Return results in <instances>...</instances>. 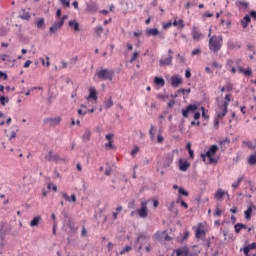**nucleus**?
Returning a JSON list of instances; mask_svg holds the SVG:
<instances>
[{"instance_id":"obj_1","label":"nucleus","mask_w":256,"mask_h":256,"mask_svg":"<svg viewBox=\"0 0 256 256\" xmlns=\"http://www.w3.org/2000/svg\"><path fill=\"white\" fill-rule=\"evenodd\" d=\"M209 51L212 53H219L221 47H223V36L222 35H213L209 38L208 42Z\"/></svg>"},{"instance_id":"obj_2","label":"nucleus","mask_w":256,"mask_h":256,"mask_svg":"<svg viewBox=\"0 0 256 256\" xmlns=\"http://www.w3.org/2000/svg\"><path fill=\"white\" fill-rule=\"evenodd\" d=\"M96 75L101 81H113L115 71L109 70L107 68H102L96 73Z\"/></svg>"},{"instance_id":"obj_3","label":"nucleus","mask_w":256,"mask_h":256,"mask_svg":"<svg viewBox=\"0 0 256 256\" xmlns=\"http://www.w3.org/2000/svg\"><path fill=\"white\" fill-rule=\"evenodd\" d=\"M219 151V146L212 145L205 154H201L202 160L205 161V158L208 157L210 163H217V158H215L216 153Z\"/></svg>"},{"instance_id":"obj_4","label":"nucleus","mask_w":256,"mask_h":256,"mask_svg":"<svg viewBox=\"0 0 256 256\" xmlns=\"http://www.w3.org/2000/svg\"><path fill=\"white\" fill-rule=\"evenodd\" d=\"M150 240L151 236H149L148 234H139L135 242L136 247L139 244V246L137 247L138 251H141V249H143L145 245H149Z\"/></svg>"},{"instance_id":"obj_5","label":"nucleus","mask_w":256,"mask_h":256,"mask_svg":"<svg viewBox=\"0 0 256 256\" xmlns=\"http://www.w3.org/2000/svg\"><path fill=\"white\" fill-rule=\"evenodd\" d=\"M239 65H241V59H228L226 61V69L233 75L237 73V68L239 69Z\"/></svg>"},{"instance_id":"obj_6","label":"nucleus","mask_w":256,"mask_h":256,"mask_svg":"<svg viewBox=\"0 0 256 256\" xmlns=\"http://www.w3.org/2000/svg\"><path fill=\"white\" fill-rule=\"evenodd\" d=\"M228 107H229L228 102H221V103L218 104V107L216 109L217 119H223V117H225V115H227V113L229 111Z\"/></svg>"},{"instance_id":"obj_7","label":"nucleus","mask_w":256,"mask_h":256,"mask_svg":"<svg viewBox=\"0 0 256 256\" xmlns=\"http://www.w3.org/2000/svg\"><path fill=\"white\" fill-rule=\"evenodd\" d=\"M195 254L191 253V250L187 246L177 248L173 251L172 256H193Z\"/></svg>"},{"instance_id":"obj_8","label":"nucleus","mask_w":256,"mask_h":256,"mask_svg":"<svg viewBox=\"0 0 256 256\" xmlns=\"http://www.w3.org/2000/svg\"><path fill=\"white\" fill-rule=\"evenodd\" d=\"M136 213L140 219H146V217L149 215V210H147V201L141 202V208L138 209Z\"/></svg>"},{"instance_id":"obj_9","label":"nucleus","mask_w":256,"mask_h":256,"mask_svg":"<svg viewBox=\"0 0 256 256\" xmlns=\"http://www.w3.org/2000/svg\"><path fill=\"white\" fill-rule=\"evenodd\" d=\"M191 36L193 41H201V39H203V33H201V30H199L197 26H192Z\"/></svg>"},{"instance_id":"obj_10","label":"nucleus","mask_w":256,"mask_h":256,"mask_svg":"<svg viewBox=\"0 0 256 256\" xmlns=\"http://www.w3.org/2000/svg\"><path fill=\"white\" fill-rule=\"evenodd\" d=\"M199 109L196 104H190L186 107V109L182 110V116L187 119L189 117V113H195Z\"/></svg>"},{"instance_id":"obj_11","label":"nucleus","mask_w":256,"mask_h":256,"mask_svg":"<svg viewBox=\"0 0 256 256\" xmlns=\"http://www.w3.org/2000/svg\"><path fill=\"white\" fill-rule=\"evenodd\" d=\"M253 211H256V205L251 203L248 205V208L244 211L246 221H251L253 217Z\"/></svg>"},{"instance_id":"obj_12","label":"nucleus","mask_w":256,"mask_h":256,"mask_svg":"<svg viewBox=\"0 0 256 256\" xmlns=\"http://www.w3.org/2000/svg\"><path fill=\"white\" fill-rule=\"evenodd\" d=\"M178 167H179L180 171H187V169H189V167H191V163H189V161H187V159L180 158L178 161Z\"/></svg>"},{"instance_id":"obj_13","label":"nucleus","mask_w":256,"mask_h":256,"mask_svg":"<svg viewBox=\"0 0 256 256\" xmlns=\"http://www.w3.org/2000/svg\"><path fill=\"white\" fill-rule=\"evenodd\" d=\"M146 35L147 37H162V34L159 32V29L157 28H147L146 29Z\"/></svg>"},{"instance_id":"obj_14","label":"nucleus","mask_w":256,"mask_h":256,"mask_svg":"<svg viewBox=\"0 0 256 256\" xmlns=\"http://www.w3.org/2000/svg\"><path fill=\"white\" fill-rule=\"evenodd\" d=\"M171 63H173V56H168L166 58H161L159 60V65L160 67H169V65H171Z\"/></svg>"},{"instance_id":"obj_15","label":"nucleus","mask_w":256,"mask_h":256,"mask_svg":"<svg viewBox=\"0 0 256 256\" xmlns=\"http://www.w3.org/2000/svg\"><path fill=\"white\" fill-rule=\"evenodd\" d=\"M98 9H99V5H97V3L95 2L86 3V11H88V13H97Z\"/></svg>"},{"instance_id":"obj_16","label":"nucleus","mask_w":256,"mask_h":256,"mask_svg":"<svg viewBox=\"0 0 256 256\" xmlns=\"http://www.w3.org/2000/svg\"><path fill=\"white\" fill-rule=\"evenodd\" d=\"M107 139V143L104 145L105 149H115V146L113 145V137H115V135L113 134H107L106 136Z\"/></svg>"},{"instance_id":"obj_17","label":"nucleus","mask_w":256,"mask_h":256,"mask_svg":"<svg viewBox=\"0 0 256 256\" xmlns=\"http://www.w3.org/2000/svg\"><path fill=\"white\" fill-rule=\"evenodd\" d=\"M225 195H227L229 197V192L223 190V189H218L214 195V198L217 201H221L223 199V197H225Z\"/></svg>"},{"instance_id":"obj_18","label":"nucleus","mask_w":256,"mask_h":256,"mask_svg":"<svg viewBox=\"0 0 256 256\" xmlns=\"http://www.w3.org/2000/svg\"><path fill=\"white\" fill-rule=\"evenodd\" d=\"M44 123H49V125H59L61 123V117L60 116H57V117H54V118H46L44 120Z\"/></svg>"},{"instance_id":"obj_19","label":"nucleus","mask_w":256,"mask_h":256,"mask_svg":"<svg viewBox=\"0 0 256 256\" xmlns=\"http://www.w3.org/2000/svg\"><path fill=\"white\" fill-rule=\"evenodd\" d=\"M63 27V21H56L54 24L50 27L49 31L50 33H56V31H59Z\"/></svg>"},{"instance_id":"obj_20","label":"nucleus","mask_w":256,"mask_h":256,"mask_svg":"<svg viewBox=\"0 0 256 256\" xmlns=\"http://www.w3.org/2000/svg\"><path fill=\"white\" fill-rule=\"evenodd\" d=\"M203 227V223L198 224V228L195 230L196 239H201L203 235H205V230L201 229Z\"/></svg>"},{"instance_id":"obj_21","label":"nucleus","mask_w":256,"mask_h":256,"mask_svg":"<svg viewBox=\"0 0 256 256\" xmlns=\"http://www.w3.org/2000/svg\"><path fill=\"white\" fill-rule=\"evenodd\" d=\"M181 83H183V79H181V77H179V76H172L171 77L172 87H179V85H181Z\"/></svg>"},{"instance_id":"obj_22","label":"nucleus","mask_w":256,"mask_h":256,"mask_svg":"<svg viewBox=\"0 0 256 256\" xmlns=\"http://www.w3.org/2000/svg\"><path fill=\"white\" fill-rule=\"evenodd\" d=\"M236 6L238 7V9L244 10V11L246 9H249V3L243 0L236 1Z\"/></svg>"},{"instance_id":"obj_23","label":"nucleus","mask_w":256,"mask_h":256,"mask_svg":"<svg viewBox=\"0 0 256 256\" xmlns=\"http://www.w3.org/2000/svg\"><path fill=\"white\" fill-rule=\"evenodd\" d=\"M62 197L69 203H77V196H75V194H72L71 197H69L66 192H63Z\"/></svg>"},{"instance_id":"obj_24","label":"nucleus","mask_w":256,"mask_h":256,"mask_svg":"<svg viewBox=\"0 0 256 256\" xmlns=\"http://www.w3.org/2000/svg\"><path fill=\"white\" fill-rule=\"evenodd\" d=\"M252 249H256L255 242H252L251 244H248L244 248H241L240 251H243L244 255H247V253H249V251H251Z\"/></svg>"},{"instance_id":"obj_25","label":"nucleus","mask_w":256,"mask_h":256,"mask_svg":"<svg viewBox=\"0 0 256 256\" xmlns=\"http://www.w3.org/2000/svg\"><path fill=\"white\" fill-rule=\"evenodd\" d=\"M41 221H43V218L40 215L35 216L30 222V227H37Z\"/></svg>"},{"instance_id":"obj_26","label":"nucleus","mask_w":256,"mask_h":256,"mask_svg":"<svg viewBox=\"0 0 256 256\" xmlns=\"http://www.w3.org/2000/svg\"><path fill=\"white\" fill-rule=\"evenodd\" d=\"M249 23H251V16H244L243 19L241 20V25L243 29H247V27H249Z\"/></svg>"},{"instance_id":"obj_27","label":"nucleus","mask_w":256,"mask_h":256,"mask_svg":"<svg viewBox=\"0 0 256 256\" xmlns=\"http://www.w3.org/2000/svg\"><path fill=\"white\" fill-rule=\"evenodd\" d=\"M64 225H66V227H69L71 231H75V224H73L70 217L66 216Z\"/></svg>"},{"instance_id":"obj_28","label":"nucleus","mask_w":256,"mask_h":256,"mask_svg":"<svg viewBox=\"0 0 256 256\" xmlns=\"http://www.w3.org/2000/svg\"><path fill=\"white\" fill-rule=\"evenodd\" d=\"M87 99H93L94 101H97V90L95 88H90L89 89V95Z\"/></svg>"},{"instance_id":"obj_29","label":"nucleus","mask_w":256,"mask_h":256,"mask_svg":"<svg viewBox=\"0 0 256 256\" xmlns=\"http://www.w3.org/2000/svg\"><path fill=\"white\" fill-rule=\"evenodd\" d=\"M227 45L228 49H241V44H239L238 42H234L232 40H229Z\"/></svg>"},{"instance_id":"obj_30","label":"nucleus","mask_w":256,"mask_h":256,"mask_svg":"<svg viewBox=\"0 0 256 256\" xmlns=\"http://www.w3.org/2000/svg\"><path fill=\"white\" fill-rule=\"evenodd\" d=\"M238 72L243 73L246 77H251L252 71L251 68H247L246 70L243 67H238Z\"/></svg>"},{"instance_id":"obj_31","label":"nucleus","mask_w":256,"mask_h":256,"mask_svg":"<svg viewBox=\"0 0 256 256\" xmlns=\"http://www.w3.org/2000/svg\"><path fill=\"white\" fill-rule=\"evenodd\" d=\"M69 26H70L71 29H73L74 31H81V28L79 27V24L77 23L76 20H70V21H69Z\"/></svg>"},{"instance_id":"obj_32","label":"nucleus","mask_w":256,"mask_h":256,"mask_svg":"<svg viewBox=\"0 0 256 256\" xmlns=\"http://www.w3.org/2000/svg\"><path fill=\"white\" fill-rule=\"evenodd\" d=\"M243 179H245L244 176H240L238 177L237 181L232 183V189H239V185H241V183L243 182Z\"/></svg>"},{"instance_id":"obj_33","label":"nucleus","mask_w":256,"mask_h":256,"mask_svg":"<svg viewBox=\"0 0 256 256\" xmlns=\"http://www.w3.org/2000/svg\"><path fill=\"white\" fill-rule=\"evenodd\" d=\"M154 83L158 85V87H165V79L161 77H155L154 78Z\"/></svg>"},{"instance_id":"obj_34","label":"nucleus","mask_w":256,"mask_h":256,"mask_svg":"<svg viewBox=\"0 0 256 256\" xmlns=\"http://www.w3.org/2000/svg\"><path fill=\"white\" fill-rule=\"evenodd\" d=\"M172 25L174 27H179L180 29H184L185 28V23L183 21V19H179V20H174V22L172 23Z\"/></svg>"},{"instance_id":"obj_35","label":"nucleus","mask_w":256,"mask_h":256,"mask_svg":"<svg viewBox=\"0 0 256 256\" xmlns=\"http://www.w3.org/2000/svg\"><path fill=\"white\" fill-rule=\"evenodd\" d=\"M37 29H45V19L40 18L35 22Z\"/></svg>"},{"instance_id":"obj_36","label":"nucleus","mask_w":256,"mask_h":256,"mask_svg":"<svg viewBox=\"0 0 256 256\" xmlns=\"http://www.w3.org/2000/svg\"><path fill=\"white\" fill-rule=\"evenodd\" d=\"M20 17L21 19H24V21H29V19H31V14L25 10H22Z\"/></svg>"},{"instance_id":"obj_37","label":"nucleus","mask_w":256,"mask_h":256,"mask_svg":"<svg viewBox=\"0 0 256 256\" xmlns=\"http://www.w3.org/2000/svg\"><path fill=\"white\" fill-rule=\"evenodd\" d=\"M176 203H180L181 207H183L184 209H189V204L184 202V200L181 199V196H178V198L176 199Z\"/></svg>"},{"instance_id":"obj_38","label":"nucleus","mask_w":256,"mask_h":256,"mask_svg":"<svg viewBox=\"0 0 256 256\" xmlns=\"http://www.w3.org/2000/svg\"><path fill=\"white\" fill-rule=\"evenodd\" d=\"M104 105L105 109H111L113 105V98L110 97L109 99L105 100Z\"/></svg>"},{"instance_id":"obj_39","label":"nucleus","mask_w":256,"mask_h":256,"mask_svg":"<svg viewBox=\"0 0 256 256\" xmlns=\"http://www.w3.org/2000/svg\"><path fill=\"white\" fill-rule=\"evenodd\" d=\"M83 141L87 142L91 139V131L86 130L82 136Z\"/></svg>"},{"instance_id":"obj_40","label":"nucleus","mask_w":256,"mask_h":256,"mask_svg":"<svg viewBox=\"0 0 256 256\" xmlns=\"http://www.w3.org/2000/svg\"><path fill=\"white\" fill-rule=\"evenodd\" d=\"M55 156V154L53 153V150H50L49 152H48V154L45 156V160L46 161H53V157Z\"/></svg>"},{"instance_id":"obj_41","label":"nucleus","mask_w":256,"mask_h":256,"mask_svg":"<svg viewBox=\"0 0 256 256\" xmlns=\"http://www.w3.org/2000/svg\"><path fill=\"white\" fill-rule=\"evenodd\" d=\"M95 33H96L97 37H101V35H103V26H97L95 28Z\"/></svg>"},{"instance_id":"obj_42","label":"nucleus","mask_w":256,"mask_h":256,"mask_svg":"<svg viewBox=\"0 0 256 256\" xmlns=\"http://www.w3.org/2000/svg\"><path fill=\"white\" fill-rule=\"evenodd\" d=\"M133 249V247L131 246H125L121 251H120V255H125V253H129V251H131Z\"/></svg>"},{"instance_id":"obj_43","label":"nucleus","mask_w":256,"mask_h":256,"mask_svg":"<svg viewBox=\"0 0 256 256\" xmlns=\"http://www.w3.org/2000/svg\"><path fill=\"white\" fill-rule=\"evenodd\" d=\"M179 196L181 197V195H184V197H189V192H187V190H185L184 188H179Z\"/></svg>"},{"instance_id":"obj_44","label":"nucleus","mask_w":256,"mask_h":256,"mask_svg":"<svg viewBox=\"0 0 256 256\" xmlns=\"http://www.w3.org/2000/svg\"><path fill=\"white\" fill-rule=\"evenodd\" d=\"M179 93H182L183 95H189V93H191V88H189V89H179L177 91V94L179 95Z\"/></svg>"},{"instance_id":"obj_45","label":"nucleus","mask_w":256,"mask_h":256,"mask_svg":"<svg viewBox=\"0 0 256 256\" xmlns=\"http://www.w3.org/2000/svg\"><path fill=\"white\" fill-rule=\"evenodd\" d=\"M202 51L201 48H196L191 52V56L195 57L196 55H201Z\"/></svg>"},{"instance_id":"obj_46","label":"nucleus","mask_w":256,"mask_h":256,"mask_svg":"<svg viewBox=\"0 0 256 256\" xmlns=\"http://www.w3.org/2000/svg\"><path fill=\"white\" fill-rule=\"evenodd\" d=\"M7 245V241L5 240V237L0 236V249H3Z\"/></svg>"},{"instance_id":"obj_47","label":"nucleus","mask_w":256,"mask_h":256,"mask_svg":"<svg viewBox=\"0 0 256 256\" xmlns=\"http://www.w3.org/2000/svg\"><path fill=\"white\" fill-rule=\"evenodd\" d=\"M0 103H1V105L5 106L6 103H9V98H7L5 96H1L0 97Z\"/></svg>"},{"instance_id":"obj_48","label":"nucleus","mask_w":256,"mask_h":256,"mask_svg":"<svg viewBox=\"0 0 256 256\" xmlns=\"http://www.w3.org/2000/svg\"><path fill=\"white\" fill-rule=\"evenodd\" d=\"M139 150H140L139 146H135V147L132 149L130 155H131L132 157H135V155L138 154Z\"/></svg>"},{"instance_id":"obj_49","label":"nucleus","mask_w":256,"mask_h":256,"mask_svg":"<svg viewBox=\"0 0 256 256\" xmlns=\"http://www.w3.org/2000/svg\"><path fill=\"white\" fill-rule=\"evenodd\" d=\"M201 111H202L203 119H209V116L207 115V113H209V111L205 110V107H201Z\"/></svg>"},{"instance_id":"obj_50","label":"nucleus","mask_w":256,"mask_h":256,"mask_svg":"<svg viewBox=\"0 0 256 256\" xmlns=\"http://www.w3.org/2000/svg\"><path fill=\"white\" fill-rule=\"evenodd\" d=\"M0 79H3V81H7V79H9V76L7 75V73L0 71Z\"/></svg>"},{"instance_id":"obj_51","label":"nucleus","mask_w":256,"mask_h":256,"mask_svg":"<svg viewBox=\"0 0 256 256\" xmlns=\"http://www.w3.org/2000/svg\"><path fill=\"white\" fill-rule=\"evenodd\" d=\"M137 57H139V52H134L130 59V63L135 62L137 60Z\"/></svg>"},{"instance_id":"obj_52","label":"nucleus","mask_w":256,"mask_h":256,"mask_svg":"<svg viewBox=\"0 0 256 256\" xmlns=\"http://www.w3.org/2000/svg\"><path fill=\"white\" fill-rule=\"evenodd\" d=\"M235 233H241V223H237L234 225Z\"/></svg>"},{"instance_id":"obj_53","label":"nucleus","mask_w":256,"mask_h":256,"mask_svg":"<svg viewBox=\"0 0 256 256\" xmlns=\"http://www.w3.org/2000/svg\"><path fill=\"white\" fill-rule=\"evenodd\" d=\"M52 161H55L57 163L59 161H65V159H62L59 155L54 154V157H52Z\"/></svg>"},{"instance_id":"obj_54","label":"nucleus","mask_w":256,"mask_h":256,"mask_svg":"<svg viewBox=\"0 0 256 256\" xmlns=\"http://www.w3.org/2000/svg\"><path fill=\"white\" fill-rule=\"evenodd\" d=\"M153 131H155V126L151 125L150 131H149L151 139H155V133Z\"/></svg>"},{"instance_id":"obj_55","label":"nucleus","mask_w":256,"mask_h":256,"mask_svg":"<svg viewBox=\"0 0 256 256\" xmlns=\"http://www.w3.org/2000/svg\"><path fill=\"white\" fill-rule=\"evenodd\" d=\"M60 3L64 5V7H71V2L67 0H60Z\"/></svg>"},{"instance_id":"obj_56","label":"nucleus","mask_w":256,"mask_h":256,"mask_svg":"<svg viewBox=\"0 0 256 256\" xmlns=\"http://www.w3.org/2000/svg\"><path fill=\"white\" fill-rule=\"evenodd\" d=\"M165 141V138L161 135V133L158 134L157 136V142L158 143H163Z\"/></svg>"},{"instance_id":"obj_57","label":"nucleus","mask_w":256,"mask_h":256,"mask_svg":"<svg viewBox=\"0 0 256 256\" xmlns=\"http://www.w3.org/2000/svg\"><path fill=\"white\" fill-rule=\"evenodd\" d=\"M221 213H222L221 208H216L214 215H215V217H221Z\"/></svg>"},{"instance_id":"obj_58","label":"nucleus","mask_w":256,"mask_h":256,"mask_svg":"<svg viewBox=\"0 0 256 256\" xmlns=\"http://www.w3.org/2000/svg\"><path fill=\"white\" fill-rule=\"evenodd\" d=\"M48 189H52V191H57V185H55L53 183H49L48 184Z\"/></svg>"},{"instance_id":"obj_59","label":"nucleus","mask_w":256,"mask_h":256,"mask_svg":"<svg viewBox=\"0 0 256 256\" xmlns=\"http://www.w3.org/2000/svg\"><path fill=\"white\" fill-rule=\"evenodd\" d=\"M78 115H82L83 117H85V115H87V110H83V108L79 109L78 110Z\"/></svg>"},{"instance_id":"obj_60","label":"nucleus","mask_w":256,"mask_h":256,"mask_svg":"<svg viewBox=\"0 0 256 256\" xmlns=\"http://www.w3.org/2000/svg\"><path fill=\"white\" fill-rule=\"evenodd\" d=\"M246 145H247L248 149H255V145H253V142H251V141L246 142Z\"/></svg>"},{"instance_id":"obj_61","label":"nucleus","mask_w":256,"mask_h":256,"mask_svg":"<svg viewBox=\"0 0 256 256\" xmlns=\"http://www.w3.org/2000/svg\"><path fill=\"white\" fill-rule=\"evenodd\" d=\"M193 2H187L186 5L184 6V9H191V7H193Z\"/></svg>"},{"instance_id":"obj_62","label":"nucleus","mask_w":256,"mask_h":256,"mask_svg":"<svg viewBox=\"0 0 256 256\" xmlns=\"http://www.w3.org/2000/svg\"><path fill=\"white\" fill-rule=\"evenodd\" d=\"M185 77H186V79H189L191 77V70L190 69H186Z\"/></svg>"},{"instance_id":"obj_63","label":"nucleus","mask_w":256,"mask_h":256,"mask_svg":"<svg viewBox=\"0 0 256 256\" xmlns=\"http://www.w3.org/2000/svg\"><path fill=\"white\" fill-rule=\"evenodd\" d=\"M113 247H115V245L113 243L109 242L107 245L108 251H113Z\"/></svg>"},{"instance_id":"obj_64","label":"nucleus","mask_w":256,"mask_h":256,"mask_svg":"<svg viewBox=\"0 0 256 256\" xmlns=\"http://www.w3.org/2000/svg\"><path fill=\"white\" fill-rule=\"evenodd\" d=\"M250 17H252V19H256V11L255 10L250 11Z\"/></svg>"}]
</instances>
